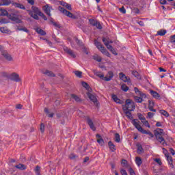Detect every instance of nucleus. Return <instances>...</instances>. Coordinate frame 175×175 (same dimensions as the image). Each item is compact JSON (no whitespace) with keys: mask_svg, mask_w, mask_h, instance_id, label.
Instances as JSON below:
<instances>
[{"mask_svg":"<svg viewBox=\"0 0 175 175\" xmlns=\"http://www.w3.org/2000/svg\"><path fill=\"white\" fill-rule=\"evenodd\" d=\"M131 124L134 125V126L141 133H143L144 135H149L151 138L154 137V134L151 133L150 131H146L143 129L142 126H140V121L137 119H134L132 120Z\"/></svg>","mask_w":175,"mask_h":175,"instance_id":"1","label":"nucleus"},{"mask_svg":"<svg viewBox=\"0 0 175 175\" xmlns=\"http://www.w3.org/2000/svg\"><path fill=\"white\" fill-rule=\"evenodd\" d=\"M93 72L96 76H97V77H99V79H101V80H104L105 81H110V80L113 79V76L112 72H109L107 77H105V75L101 72H98L96 70H94Z\"/></svg>","mask_w":175,"mask_h":175,"instance_id":"2","label":"nucleus"},{"mask_svg":"<svg viewBox=\"0 0 175 175\" xmlns=\"http://www.w3.org/2000/svg\"><path fill=\"white\" fill-rule=\"evenodd\" d=\"M154 135L156 137L157 140L163 146L166 144V142L165 141V138H163V129H157L155 131Z\"/></svg>","mask_w":175,"mask_h":175,"instance_id":"3","label":"nucleus"},{"mask_svg":"<svg viewBox=\"0 0 175 175\" xmlns=\"http://www.w3.org/2000/svg\"><path fill=\"white\" fill-rule=\"evenodd\" d=\"M135 103L131 100V99H127L126 100V103L124 105H122V109L124 111H133L135 109Z\"/></svg>","mask_w":175,"mask_h":175,"instance_id":"4","label":"nucleus"},{"mask_svg":"<svg viewBox=\"0 0 175 175\" xmlns=\"http://www.w3.org/2000/svg\"><path fill=\"white\" fill-rule=\"evenodd\" d=\"M94 44H95L96 47L98 49V50H99V51H100L102 53V54H104L107 57H110V53H109V51H107L106 50V49H105V46H103V45H102V43H100V42H99V41L95 40Z\"/></svg>","mask_w":175,"mask_h":175,"instance_id":"5","label":"nucleus"},{"mask_svg":"<svg viewBox=\"0 0 175 175\" xmlns=\"http://www.w3.org/2000/svg\"><path fill=\"white\" fill-rule=\"evenodd\" d=\"M58 10H59V12L63 13V14H65L66 16H67V17H69L70 18L76 19V16L73 15V14H72V12H70L68 10H66L64 8H62L61 6H59Z\"/></svg>","mask_w":175,"mask_h":175,"instance_id":"6","label":"nucleus"},{"mask_svg":"<svg viewBox=\"0 0 175 175\" xmlns=\"http://www.w3.org/2000/svg\"><path fill=\"white\" fill-rule=\"evenodd\" d=\"M9 79L12 80V81H16V83H18L21 81V79L20 78V75L16 72H12L10 75Z\"/></svg>","mask_w":175,"mask_h":175,"instance_id":"7","label":"nucleus"},{"mask_svg":"<svg viewBox=\"0 0 175 175\" xmlns=\"http://www.w3.org/2000/svg\"><path fill=\"white\" fill-rule=\"evenodd\" d=\"M51 9H53L49 5H46L43 7V10L49 17H51Z\"/></svg>","mask_w":175,"mask_h":175,"instance_id":"8","label":"nucleus"},{"mask_svg":"<svg viewBox=\"0 0 175 175\" xmlns=\"http://www.w3.org/2000/svg\"><path fill=\"white\" fill-rule=\"evenodd\" d=\"M134 92H135L136 95H138V96H141L142 98H147L146 94L142 92V91H140V90L136 87L134 88Z\"/></svg>","mask_w":175,"mask_h":175,"instance_id":"9","label":"nucleus"},{"mask_svg":"<svg viewBox=\"0 0 175 175\" xmlns=\"http://www.w3.org/2000/svg\"><path fill=\"white\" fill-rule=\"evenodd\" d=\"M64 50L65 53H67V54L70 55L72 58H76V55L75 54V53H73V51H72V49H70L66 46H64Z\"/></svg>","mask_w":175,"mask_h":175,"instance_id":"10","label":"nucleus"},{"mask_svg":"<svg viewBox=\"0 0 175 175\" xmlns=\"http://www.w3.org/2000/svg\"><path fill=\"white\" fill-rule=\"evenodd\" d=\"M119 75L120 79L124 81V83H129V81H131V78H129V77H126L125 74L120 72Z\"/></svg>","mask_w":175,"mask_h":175,"instance_id":"11","label":"nucleus"},{"mask_svg":"<svg viewBox=\"0 0 175 175\" xmlns=\"http://www.w3.org/2000/svg\"><path fill=\"white\" fill-rule=\"evenodd\" d=\"M148 109L150 111H153L154 113H157V109H154V106H155V103H154L152 100H148Z\"/></svg>","mask_w":175,"mask_h":175,"instance_id":"12","label":"nucleus"},{"mask_svg":"<svg viewBox=\"0 0 175 175\" xmlns=\"http://www.w3.org/2000/svg\"><path fill=\"white\" fill-rule=\"evenodd\" d=\"M88 124L89 125L90 128L92 129V131H96V128L95 127V125L94 124V122H92V120L91 118H87Z\"/></svg>","mask_w":175,"mask_h":175,"instance_id":"13","label":"nucleus"},{"mask_svg":"<svg viewBox=\"0 0 175 175\" xmlns=\"http://www.w3.org/2000/svg\"><path fill=\"white\" fill-rule=\"evenodd\" d=\"M1 55L3 57H4V58H5V59H7V61H13V58L10 55H9V53H8L6 51H2Z\"/></svg>","mask_w":175,"mask_h":175,"instance_id":"14","label":"nucleus"},{"mask_svg":"<svg viewBox=\"0 0 175 175\" xmlns=\"http://www.w3.org/2000/svg\"><path fill=\"white\" fill-rule=\"evenodd\" d=\"M87 95H88V96L89 99H90L92 102H93V103H94V104H95V103H97L98 99L96 98V97L95 96V95L91 94L90 92H88Z\"/></svg>","mask_w":175,"mask_h":175,"instance_id":"15","label":"nucleus"},{"mask_svg":"<svg viewBox=\"0 0 175 175\" xmlns=\"http://www.w3.org/2000/svg\"><path fill=\"white\" fill-rule=\"evenodd\" d=\"M165 157L167 158V161L171 167L173 169L174 166L173 165V159L171 156L169 155V153H165Z\"/></svg>","mask_w":175,"mask_h":175,"instance_id":"16","label":"nucleus"},{"mask_svg":"<svg viewBox=\"0 0 175 175\" xmlns=\"http://www.w3.org/2000/svg\"><path fill=\"white\" fill-rule=\"evenodd\" d=\"M136 147L137 154H143V152H144V149H143V146L142 144H140V143H137L136 144Z\"/></svg>","mask_w":175,"mask_h":175,"instance_id":"17","label":"nucleus"},{"mask_svg":"<svg viewBox=\"0 0 175 175\" xmlns=\"http://www.w3.org/2000/svg\"><path fill=\"white\" fill-rule=\"evenodd\" d=\"M150 94L154 98V99H160L161 95L158 94L156 91L154 90H150Z\"/></svg>","mask_w":175,"mask_h":175,"instance_id":"18","label":"nucleus"},{"mask_svg":"<svg viewBox=\"0 0 175 175\" xmlns=\"http://www.w3.org/2000/svg\"><path fill=\"white\" fill-rule=\"evenodd\" d=\"M12 3V0H0V5L1 6H9Z\"/></svg>","mask_w":175,"mask_h":175,"instance_id":"19","label":"nucleus"},{"mask_svg":"<svg viewBox=\"0 0 175 175\" xmlns=\"http://www.w3.org/2000/svg\"><path fill=\"white\" fill-rule=\"evenodd\" d=\"M42 73H43V75H46V76H49L51 77H55V75H54V73H53V72H51L49 70H44L42 71Z\"/></svg>","mask_w":175,"mask_h":175,"instance_id":"20","label":"nucleus"},{"mask_svg":"<svg viewBox=\"0 0 175 175\" xmlns=\"http://www.w3.org/2000/svg\"><path fill=\"white\" fill-rule=\"evenodd\" d=\"M12 5L15 8H18V9H22L23 10H25V6H24V5H23L21 3H18L15 2V3H13Z\"/></svg>","mask_w":175,"mask_h":175,"instance_id":"21","label":"nucleus"},{"mask_svg":"<svg viewBox=\"0 0 175 175\" xmlns=\"http://www.w3.org/2000/svg\"><path fill=\"white\" fill-rule=\"evenodd\" d=\"M31 12H33V13L36 14H38V16H40V13H42V12H40V10H39V8H36V7H31Z\"/></svg>","mask_w":175,"mask_h":175,"instance_id":"22","label":"nucleus"},{"mask_svg":"<svg viewBox=\"0 0 175 175\" xmlns=\"http://www.w3.org/2000/svg\"><path fill=\"white\" fill-rule=\"evenodd\" d=\"M29 16H31V17L34 18V20H39V16H38V14H34L33 12L29 11Z\"/></svg>","mask_w":175,"mask_h":175,"instance_id":"23","label":"nucleus"},{"mask_svg":"<svg viewBox=\"0 0 175 175\" xmlns=\"http://www.w3.org/2000/svg\"><path fill=\"white\" fill-rule=\"evenodd\" d=\"M166 30L161 29L157 31V34L156 35V36H165V35H166Z\"/></svg>","mask_w":175,"mask_h":175,"instance_id":"24","label":"nucleus"},{"mask_svg":"<svg viewBox=\"0 0 175 175\" xmlns=\"http://www.w3.org/2000/svg\"><path fill=\"white\" fill-rule=\"evenodd\" d=\"M15 167H16V169H19L20 170H25V169H27L25 165L23 164H18L15 165Z\"/></svg>","mask_w":175,"mask_h":175,"instance_id":"25","label":"nucleus"},{"mask_svg":"<svg viewBox=\"0 0 175 175\" xmlns=\"http://www.w3.org/2000/svg\"><path fill=\"white\" fill-rule=\"evenodd\" d=\"M131 111H124V113L126 115V116L127 117V118H129V120H132V118H133V117L132 116V113H131Z\"/></svg>","mask_w":175,"mask_h":175,"instance_id":"26","label":"nucleus"},{"mask_svg":"<svg viewBox=\"0 0 175 175\" xmlns=\"http://www.w3.org/2000/svg\"><path fill=\"white\" fill-rule=\"evenodd\" d=\"M112 99L116 103H119L120 105H121V103H122V101H121V100H120V98H118V97H117V96H116V95H112Z\"/></svg>","mask_w":175,"mask_h":175,"instance_id":"27","label":"nucleus"},{"mask_svg":"<svg viewBox=\"0 0 175 175\" xmlns=\"http://www.w3.org/2000/svg\"><path fill=\"white\" fill-rule=\"evenodd\" d=\"M36 31L38 32L40 35H42V36H44V35H46V31L40 28L36 29Z\"/></svg>","mask_w":175,"mask_h":175,"instance_id":"28","label":"nucleus"},{"mask_svg":"<svg viewBox=\"0 0 175 175\" xmlns=\"http://www.w3.org/2000/svg\"><path fill=\"white\" fill-rule=\"evenodd\" d=\"M135 163L137 165V166H140L143 163V161H142V158L137 157L135 158Z\"/></svg>","mask_w":175,"mask_h":175,"instance_id":"29","label":"nucleus"},{"mask_svg":"<svg viewBox=\"0 0 175 175\" xmlns=\"http://www.w3.org/2000/svg\"><path fill=\"white\" fill-rule=\"evenodd\" d=\"M143 98L144 97H142V96L139 97L137 96H134V99L135 102H137V103H142V102H143Z\"/></svg>","mask_w":175,"mask_h":175,"instance_id":"30","label":"nucleus"},{"mask_svg":"<svg viewBox=\"0 0 175 175\" xmlns=\"http://www.w3.org/2000/svg\"><path fill=\"white\" fill-rule=\"evenodd\" d=\"M9 13L5 9L0 8V16H9Z\"/></svg>","mask_w":175,"mask_h":175,"instance_id":"31","label":"nucleus"},{"mask_svg":"<svg viewBox=\"0 0 175 175\" xmlns=\"http://www.w3.org/2000/svg\"><path fill=\"white\" fill-rule=\"evenodd\" d=\"M93 59H94V61H97V62H102V57L98 55H94L93 56Z\"/></svg>","mask_w":175,"mask_h":175,"instance_id":"32","label":"nucleus"},{"mask_svg":"<svg viewBox=\"0 0 175 175\" xmlns=\"http://www.w3.org/2000/svg\"><path fill=\"white\" fill-rule=\"evenodd\" d=\"M108 146H109L110 150H111V151H116V146L114 145V144H113V142H109L108 143Z\"/></svg>","mask_w":175,"mask_h":175,"instance_id":"33","label":"nucleus"},{"mask_svg":"<svg viewBox=\"0 0 175 175\" xmlns=\"http://www.w3.org/2000/svg\"><path fill=\"white\" fill-rule=\"evenodd\" d=\"M0 31L2 33H9L10 30L8 29V27H0Z\"/></svg>","mask_w":175,"mask_h":175,"instance_id":"34","label":"nucleus"},{"mask_svg":"<svg viewBox=\"0 0 175 175\" xmlns=\"http://www.w3.org/2000/svg\"><path fill=\"white\" fill-rule=\"evenodd\" d=\"M121 90H122V91H124V92H127V91L129 90V88L126 85L122 84V85H121Z\"/></svg>","mask_w":175,"mask_h":175,"instance_id":"35","label":"nucleus"},{"mask_svg":"<svg viewBox=\"0 0 175 175\" xmlns=\"http://www.w3.org/2000/svg\"><path fill=\"white\" fill-rule=\"evenodd\" d=\"M72 99H75L76 102H81V98L79 97L78 96H76L75 94L72 95Z\"/></svg>","mask_w":175,"mask_h":175,"instance_id":"36","label":"nucleus"},{"mask_svg":"<svg viewBox=\"0 0 175 175\" xmlns=\"http://www.w3.org/2000/svg\"><path fill=\"white\" fill-rule=\"evenodd\" d=\"M115 142H116L117 143H120V142H121L120 134L117 133L115 134Z\"/></svg>","mask_w":175,"mask_h":175,"instance_id":"37","label":"nucleus"},{"mask_svg":"<svg viewBox=\"0 0 175 175\" xmlns=\"http://www.w3.org/2000/svg\"><path fill=\"white\" fill-rule=\"evenodd\" d=\"M18 31H23V32H27L28 33L29 32V30L27 29V27H21L20 28L18 26H17Z\"/></svg>","mask_w":175,"mask_h":175,"instance_id":"38","label":"nucleus"},{"mask_svg":"<svg viewBox=\"0 0 175 175\" xmlns=\"http://www.w3.org/2000/svg\"><path fill=\"white\" fill-rule=\"evenodd\" d=\"M9 76H10V75H8V72H3L0 73V78L1 77H7L8 79H9Z\"/></svg>","mask_w":175,"mask_h":175,"instance_id":"39","label":"nucleus"},{"mask_svg":"<svg viewBox=\"0 0 175 175\" xmlns=\"http://www.w3.org/2000/svg\"><path fill=\"white\" fill-rule=\"evenodd\" d=\"M160 113L162 116H164V117H169V113L165 110H160Z\"/></svg>","mask_w":175,"mask_h":175,"instance_id":"40","label":"nucleus"},{"mask_svg":"<svg viewBox=\"0 0 175 175\" xmlns=\"http://www.w3.org/2000/svg\"><path fill=\"white\" fill-rule=\"evenodd\" d=\"M74 73L75 76H77V77H79V78H81V76L83 75V72L81 71H75Z\"/></svg>","mask_w":175,"mask_h":175,"instance_id":"41","label":"nucleus"},{"mask_svg":"<svg viewBox=\"0 0 175 175\" xmlns=\"http://www.w3.org/2000/svg\"><path fill=\"white\" fill-rule=\"evenodd\" d=\"M94 27H96L97 29H102V25H100V23H99V21H98L97 22H96V25H94Z\"/></svg>","mask_w":175,"mask_h":175,"instance_id":"42","label":"nucleus"},{"mask_svg":"<svg viewBox=\"0 0 175 175\" xmlns=\"http://www.w3.org/2000/svg\"><path fill=\"white\" fill-rule=\"evenodd\" d=\"M97 21H98L94 20V19H90V20H89L90 23L91 25H92L93 27H95V25L96 24V22H97Z\"/></svg>","mask_w":175,"mask_h":175,"instance_id":"43","label":"nucleus"},{"mask_svg":"<svg viewBox=\"0 0 175 175\" xmlns=\"http://www.w3.org/2000/svg\"><path fill=\"white\" fill-rule=\"evenodd\" d=\"M138 118L143 122V121H146V118L144 117L142 113H138Z\"/></svg>","mask_w":175,"mask_h":175,"instance_id":"44","label":"nucleus"},{"mask_svg":"<svg viewBox=\"0 0 175 175\" xmlns=\"http://www.w3.org/2000/svg\"><path fill=\"white\" fill-rule=\"evenodd\" d=\"M8 18H10V20H12V21H16L17 16H14L13 15H8Z\"/></svg>","mask_w":175,"mask_h":175,"instance_id":"45","label":"nucleus"},{"mask_svg":"<svg viewBox=\"0 0 175 175\" xmlns=\"http://www.w3.org/2000/svg\"><path fill=\"white\" fill-rule=\"evenodd\" d=\"M142 123L145 126H147V128H151V126H150V124L148 123V121H147L146 119L145 120L142 121Z\"/></svg>","mask_w":175,"mask_h":175,"instance_id":"46","label":"nucleus"},{"mask_svg":"<svg viewBox=\"0 0 175 175\" xmlns=\"http://www.w3.org/2000/svg\"><path fill=\"white\" fill-rule=\"evenodd\" d=\"M97 143H98L100 146H103V144H105V142L103 141V139L100 138L97 139Z\"/></svg>","mask_w":175,"mask_h":175,"instance_id":"47","label":"nucleus"},{"mask_svg":"<svg viewBox=\"0 0 175 175\" xmlns=\"http://www.w3.org/2000/svg\"><path fill=\"white\" fill-rule=\"evenodd\" d=\"M103 42L105 46H107V44H109V38H103Z\"/></svg>","mask_w":175,"mask_h":175,"instance_id":"48","label":"nucleus"},{"mask_svg":"<svg viewBox=\"0 0 175 175\" xmlns=\"http://www.w3.org/2000/svg\"><path fill=\"white\" fill-rule=\"evenodd\" d=\"M119 11L122 13L123 14H125L126 13V10H125V8L122 6V8H119Z\"/></svg>","mask_w":175,"mask_h":175,"instance_id":"49","label":"nucleus"},{"mask_svg":"<svg viewBox=\"0 0 175 175\" xmlns=\"http://www.w3.org/2000/svg\"><path fill=\"white\" fill-rule=\"evenodd\" d=\"M8 23H9V21L5 18H3L0 21L1 24H8Z\"/></svg>","mask_w":175,"mask_h":175,"instance_id":"50","label":"nucleus"},{"mask_svg":"<svg viewBox=\"0 0 175 175\" xmlns=\"http://www.w3.org/2000/svg\"><path fill=\"white\" fill-rule=\"evenodd\" d=\"M170 40L171 43H175V35L171 36Z\"/></svg>","mask_w":175,"mask_h":175,"instance_id":"51","label":"nucleus"},{"mask_svg":"<svg viewBox=\"0 0 175 175\" xmlns=\"http://www.w3.org/2000/svg\"><path fill=\"white\" fill-rule=\"evenodd\" d=\"M154 116H155L154 113H152V112L148 113V118H152V117H154Z\"/></svg>","mask_w":175,"mask_h":175,"instance_id":"52","label":"nucleus"},{"mask_svg":"<svg viewBox=\"0 0 175 175\" xmlns=\"http://www.w3.org/2000/svg\"><path fill=\"white\" fill-rule=\"evenodd\" d=\"M75 42L78 44V46H83V43L80 40H79V39L75 38Z\"/></svg>","mask_w":175,"mask_h":175,"instance_id":"53","label":"nucleus"},{"mask_svg":"<svg viewBox=\"0 0 175 175\" xmlns=\"http://www.w3.org/2000/svg\"><path fill=\"white\" fill-rule=\"evenodd\" d=\"M154 162H157L160 166L162 165V161H161V159H154Z\"/></svg>","mask_w":175,"mask_h":175,"instance_id":"54","label":"nucleus"},{"mask_svg":"<svg viewBox=\"0 0 175 175\" xmlns=\"http://www.w3.org/2000/svg\"><path fill=\"white\" fill-rule=\"evenodd\" d=\"M39 16H40V17H42L43 18V20H44L45 21H46L47 20V17L45 16L44 14H43L42 12H41Z\"/></svg>","mask_w":175,"mask_h":175,"instance_id":"55","label":"nucleus"},{"mask_svg":"<svg viewBox=\"0 0 175 175\" xmlns=\"http://www.w3.org/2000/svg\"><path fill=\"white\" fill-rule=\"evenodd\" d=\"M129 172L131 175H136V174L135 173V171L132 168H129Z\"/></svg>","mask_w":175,"mask_h":175,"instance_id":"56","label":"nucleus"},{"mask_svg":"<svg viewBox=\"0 0 175 175\" xmlns=\"http://www.w3.org/2000/svg\"><path fill=\"white\" fill-rule=\"evenodd\" d=\"M40 129L42 133H43V132H44V124H41Z\"/></svg>","mask_w":175,"mask_h":175,"instance_id":"57","label":"nucleus"},{"mask_svg":"<svg viewBox=\"0 0 175 175\" xmlns=\"http://www.w3.org/2000/svg\"><path fill=\"white\" fill-rule=\"evenodd\" d=\"M53 25H54V27H55L56 28H61V25L55 22H53Z\"/></svg>","mask_w":175,"mask_h":175,"instance_id":"58","label":"nucleus"},{"mask_svg":"<svg viewBox=\"0 0 175 175\" xmlns=\"http://www.w3.org/2000/svg\"><path fill=\"white\" fill-rule=\"evenodd\" d=\"M120 173H121L122 175H128V174L126 173V171L124 169H122L120 170Z\"/></svg>","mask_w":175,"mask_h":175,"instance_id":"59","label":"nucleus"},{"mask_svg":"<svg viewBox=\"0 0 175 175\" xmlns=\"http://www.w3.org/2000/svg\"><path fill=\"white\" fill-rule=\"evenodd\" d=\"M132 75H133L135 77H139V72H137V71H133Z\"/></svg>","mask_w":175,"mask_h":175,"instance_id":"60","label":"nucleus"},{"mask_svg":"<svg viewBox=\"0 0 175 175\" xmlns=\"http://www.w3.org/2000/svg\"><path fill=\"white\" fill-rule=\"evenodd\" d=\"M44 40H45V42L48 44H49V46H53V43L51 42V41H50V40H47V39H44Z\"/></svg>","mask_w":175,"mask_h":175,"instance_id":"61","label":"nucleus"},{"mask_svg":"<svg viewBox=\"0 0 175 175\" xmlns=\"http://www.w3.org/2000/svg\"><path fill=\"white\" fill-rule=\"evenodd\" d=\"M65 8H66L68 10H72V5L70 4L67 3Z\"/></svg>","mask_w":175,"mask_h":175,"instance_id":"62","label":"nucleus"},{"mask_svg":"<svg viewBox=\"0 0 175 175\" xmlns=\"http://www.w3.org/2000/svg\"><path fill=\"white\" fill-rule=\"evenodd\" d=\"M82 85H83V87H84V88H88V87H89L88 83H87L85 82H82Z\"/></svg>","mask_w":175,"mask_h":175,"instance_id":"63","label":"nucleus"},{"mask_svg":"<svg viewBox=\"0 0 175 175\" xmlns=\"http://www.w3.org/2000/svg\"><path fill=\"white\" fill-rule=\"evenodd\" d=\"M69 158L70 159H76V155L75 154H71Z\"/></svg>","mask_w":175,"mask_h":175,"instance_id":"64","label":"nucleus"}]
</instances>
